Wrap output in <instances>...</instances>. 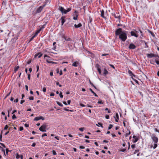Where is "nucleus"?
Returning <instances> with one entry per match:
<instances>
[{"mask_svg":"<svg viewBox=\"0 0 159 159\" xmlns=\"http://www.w3.org/2000/svg\"><path fill=\"white\" fill-rule=\"evenodd\" d=\"M126 31L122 30L121 28L116 29L115 31V35L119 36V38L122 41L125 42L127 39Z\"/></svg>","mask_w":159,"mask_h":159,"instance_id":"f257e3e1","label":"nucleus"},{"mask_svg":"<svg viewBox=\"0 0 159 159\" xmlns=\"http://www.w3.org/2000/svg\"><path fill=\"white\" fill-rule=\"evenodd\" d=\"M59 10L60 11L62 14H66L67 12L70 11L71 10L70 7L67 8L66 10H65L62 7L60 6L59 7Z\"/></svg>","mask_w":159,"mask_h":159,"instance_id":"f03ea898","label":"nucleus"},{"mask_svg":"<svg viewBox=\"0 0 159 159\" xmlns=\"http://www.w3.org/2000/svg\"><path fill=\"white\" fill-rule=\"evenodd\" d=\"M44 58L46 60L47 62L48 63H52L53 64H56L57 63L56 62H53L51 61V57L47 56V55H45L44 57Z\"/></svg>","mask_w":159,"mask_h":159,"instance_id":"7ed1b4c3","label":"nucleus"},{"mask_svg":"<svg viewBox=\"0 0 159 159\" xmlns=\"http://www.w3.org/2000/svg\"><path fill=\"white\" fill-rule=\"evenodd\" d=\"M138 33L139 31H137V29H134L130 32L131 36H134L136 38L138 37L139 36Z\"/></svg>","mask_w":159,"mask_h":159,"instance_id":"20e7f679","label":"nucleus"},{"mask_svg":"<svg viewBox=\"0 0 159 159\" xmlns=\"http://www.w3.org/2000/svg\"><path fill=\"white\" fill-rule=\"evenodd\" d=\"M48 126V125L46 123L42 125L39 128V129L42 132H46V129Z\"/></svg>","mask_w":159,"mask_h":159,"instance_id":"39448f33","label":"nucleus"},{"mask_svg":"<svg viewBox=\"0 0 159 159\" xmlns=\"http://www.w3.org/2000/svg\"><path fill=\"white\" fill-rule=\"evenodd\" d=\"M62 37L65 40L64 41L63 40V44H68L66 42L67 41H72V39L71 38H68L67 37V36L65 35H62Z\"/></svg>","mask_w":159,"mask_h":159,"instance_id":"423d86ee","label":"nucleus"},{"mask_svg":"<svg viewBox=\"0 0 159 159\" xmlns=\"http://www.w3.org/2000/svg\"><path fill=\"white\" fill-rule=\"evenodd\" d=\"M151 138L154 142V143H157L158 142V138L154 134H152L151 135Z\"/></svg>","mask_w":159,"mask_h":159,"instance_id":"0eeeda50","label":"nucleus"},{"mask_svg":"<svg viewBox=\"0 0 159 159\" xmlns=\"http://www.w3.org/2000/svg\"><path fill=\"white\" fill-rule=\"evenodd\" d=\"M111 14L112 15L114 16L115 18L118 19L119 20L120 19V15L119 13H118L116 12L115 13V12H114L112 13Z\"/></svg>","mask_w":159,"mask_h":159,"instance_id":"6e6552de","label":"nucleus"},{"mask_svg":"<svg viewBox=\"0 0 159 159\" xmlns=\"http://www.w3.org/2000/svg\"><path fill=\"white\" fill-rule=\"evenodd\" d=\"M147 57L149 58H152L153 57H159V56L158 55H156L154 54L151 53L150 54H147L146 55Z\"/></svg>","mask_w":159,"mask_h":159,"instance_id":"1a4fd4ad","label":"nucleus"},{"mask_svg":"<svg viewBox=\"0 0 159 159\" xmlns=\"http://www.w3.org/2000/svg\"><path fill=\"white\" fill-rule=\"evenodd\" d=\"M45 6V5H43V6H40L37 9L36 12L37 13H39L42 10H43V8Z\"/></svg>","mask_w":159,"mask_h":159,"instance_id":"9d476101","label":"nucleus"},{"mask_svg":"<svg viewBox=\"0 0 159 159\" xmlns=\"http://www.w3.org/2000/svg\"><path fill=\"white\" fill-rule=\"evenodd\" d=\"M44 118L42 116H38L35 117L34 119V120L35 121H38L40 120H44Z\"/></svg>","mask_w":159,"mask_h":159,"instance_id":"9b49d317","label":"nucleus"},{"mask_svg":"<svg viewBox=\"0 0 159 159\" xmlns=\"http://www.w3.org/2000/svg\"><path fill=\"white\" fill-rule=\"evenodd\" d=\"M136 48V46L133 43H130L129 46V49H134Z\"/></svg>","mask_w":159,"mask_h":159,"instance_id":"f8f14e48","label":"nucleus"},{"mask_svg":"<svg viewBox=\"0 0 159 159\" xmlns=\"http://www.w3.org/2000/svg\"><path fill=\"white\" fill-rule=\"evenodd\" d=\"M17 159H23V156L22 155H19L17 153L16 156Z\"/></svg>","mask_w":159,"mask_h":159,"instance_id":"ddd939ff","label":"nucleus"},{"mask_svg":"<svg viewBox=\"0 0 159 159\" xmlns=\"http://www.w3.org/2000/svg\"><path fill=\"white\" fill-rule=\"evenodd\" d=\"M133 142L134 143L136 142L139 140L137 137L135 135H134L133 137Z\"/></svg>","mask_w":159,"mask_h":159,"instance_id":"4468645a","label":"nucleus"},{"mask_svg":"<svg viewBox=\"0 0 159 159\" xmlns=\"http://www.w3.org/2000/svg\"><path fill=\"white\" fill-rule=\"evenodd\" d=\"M42 55H43L42 53L40 52H38L35 55L34 57L35 58L38 56V58H40L42 56Z\"/></svg>","mask_w":159,"mask_h":159,"instance_id":"2eb2a0df","label":"nucleus"},{"mask_svg":"<svg viewBox=\"0 0 159 159\" xmlns=\"http://www.w3.org/2000/svg\"><path fill=\"white\" fill-rule=\"evenodd\" d=\"M65 17L64 16H62L61 19L60 20H61V25H62L64 22H65Z\"/></svg>","mask_w":159,"mask_h":159,"instance_id":"dca6fc26","label":"nucleus"},{"mask_svg":"<svg viewBox=\"0 0 159 159\" xmlns=\"http://www.w3.org/2000/svg\"><path fill=\"white\" fill-rule=\"evenodd\" d=\"M77 11H75L74 12L75 15V16H74L73 18V19L74 20H77V18H78V15L77 14Z\"/></svg>","mask_w":159,"mask_h":159,"instance_id":"f3484780","label":"nucleus"},{"mask_svg":"<svg viewBox=\"0 0 159 159\" xmlns=\"http://www.w3.org/2000/svg\"><path fill=\"white\" fill-rule=\"evenodd\" d=\"M101 16L102 17L104 18H105V17L104 16V11L103 10H102L101 11Z\"/></svg>","mask_w":159,"mask_h":159,"instance_id":"a211bd4d","label":"nucleus"},{"mask_svg":"<svg viewBox=\"0 0 159 159\" xmlns=\"http://www.w3.org/2000/svg\"><path fill=\"white\" fill-rule=\"evenodd\" d=\"M79 65V62H74L72 64V66L75 67H77Z\"/></svg>","mask_w":159,"mask_h":159,"instance_id":"6ab92c4d","label":"nucleus"},{"mask_svg":"<svg viewBox=\"0 0 159 159\" xmlns=\"http://www.w3.org/2000/svg\"><path fill=\"white\" fill-rule=\"evenodd\" d=\"M115 118L116 117V119H115V121L116 122H118V121L119 120V115L117 113H116V117H114Z\"/></svg>","mask_w":159,"mask_h":159,"instance_id":"aec40b11","label":"nucleus"},{"mask_svg":"<svg viewBox=\"0 0 159 159\" xmlns=\"http://www.w3.org/2000/svg\"><path fill=\"white\" fill-rule=\"evenodd\" d=\"M82 25L81 23H79L78 25L75 24L74 25V26L76 28H78L82 26Z\"/></svg>","mask_w":159,"mask_h":159,"instance_id":"412c9836","label":"nucleus"},{"mask_svg":"<svg viewBox=\"0 0 159 159\" xmlns=\"http://www.w3.org/2000/svg\"><path fill=\"white\" fill-rule=\"evenodd\" d=\"M0 149L1 150L2 152H3L4 155L6 156V153H5V150L4 149H3L1 146H0Z\"/></svg>","mask_w":159,"mask_h":159,"instance_id":"4be33fe9","label":"nucleus"},{"mask_svg":"<svg viewBox=\"0 0 159 159\" xmlns=\"http://www.w3.org/2000/svg\"><path fill=\"white\" fill-rule=\"evenodd\" d=\"M137 30L139 31V32H140L141 34L140 37L141 38V37H143V34L142 31L139 28H138V29H137Z\"/></svg>","mask_w":159,"mask_h":159,"instance_id":"5701e85b","label":"nucleus"},{"mask_svg":"<svg viewBox=\"0 0 159 159\" xmlns=\"http://www.w3.org/2000/svg\"><path fill=\"white\" fill-rule=\"evenodd\" d=\"M108 73V71L106 69H105L104 70L103 74L105 75H106Z\"/></svg>","mask_w":159,"mask_h":159,"instance_id":"b1692460","label":"nucleus"},{"mask_svg":"<svg viewBox=\"0 0 159 159\" xmlns=\"http://www.w3.org/2000/svg\"><path fill=\"white\" fill-rule=\"evenodd\" d=\"M128 73L129 74L130 76H132L133 75V73L130 70H128Z\"/></svg>","mask_w":159,"mask_h":159,"instance_id":"393cba45","label":"nucleus"},{"mask_svg":"<svg viewBox=\"0 0 159 159\" xmlns=\"http://www.w3.org/2000/svg\"><path fill=\"white\" fill-rule=\"evenodd\" d=\"M148 32L149 33H150L152 36H153V37L155 36V35H154V33L152 31H151L149 30H148Z\"/></svg>","mask_w":159,"mask_h":159,"instance_id":"a878e982","label":"nucleus"},{"mask_svg":"<svg viewBox=\"0 0 159 159\" xmlns=\"http://www.w3.org/2000/svg\"><path fill=\"white\" fill-rule=\"evenodd\" d=\"M97 103L98 104H103L104 103L100 99H99L98 102H97Z\"/></svg>","mask_w":159,"mask_h":159,"instance_id":"bb28decb","label":"nucleus"},{"mask_svg":"<svg viewBox=\"0 0 159 159\" xmlns=\"http://www.w3.org/2000/svg\"><path fill=\"white\" fill-rule=\"evenodd\" d=\"M57 103L59 106L61 107H62L63 106V104L62 103H60L58 102H57Z\"/></svg>","mask_w":159,"mask_h":159,"instance_id":"cd10ccee","label":"nucleus"},{"mask_svg":"<svg viewBox=\"0 0 159 159\" xmlns=\"http://www.w3.org/2000/svg\"><path fill=\"white\" fill-rule=\"evenodd\" d=\"M5 150L6 151V156H7L8 155V152L9 151V152H11V151H9L7 148H6Z\"/></svg>","mask_w":159,"mask_h":159,"instance_id":"c85d7f7f","label":"nucleus"},{"mask_svg":"<svg viewBox=\"0 0 159 159\" xmlns=\"http://www.w3.org/2000/svg\"><path fill=\"white\" fill-rule=\"evenodd\" d=\"M157 143H154V146L153 147L154 149H155L157 147Z\"/></svg>","mask_w":159,"mask_h":159,"instance_id":"c756f323","label":"nucleus"},{"mask_svg":"<svg viewBox=\"0 0 159 159\" xmlns=\"http://www.w3.org/2000/svg\"><path fill=\"white\" fill-rule=\"evenodd\" d=\"M56 44V42H54L53 43V49H55L56 48V45L55 44Z\"/></svg>","mask_w":159,"mask_h":159,"instance_id":"7c9ffc66","label":"nucleus"},{"mask_svg":"<svg viewBox=\"0 0 159 159\" xmlns=\"http://www.w3.org/2000/svg\"><path fill=\"white\" fill-rule=\"evenodd\" d=\"M97 70H98V72L100 74H101V70L100 69V68H99L98 67Z\"/></svg>","mask_w":159,"mask_h":159,"instance_id":"2f4dec72","label":"nucleus"},{"mask_svg":"<svg viewBox=\"0 0 159 159\" xmlns=\"http://www.w3.org/2000/svg\"><path fill=\"white\" fill-rule=\"evenodd\" d=\"M84 127L80 128H79V129L80 131L82 132V131H84Z\"/></svg>","mask_w":159,"mask_h":159,"instance_id":"473e14b6","label":"nucleus"},{"mask_svg":"<svg viewBox=\"0 0 159 159\" xmlns=\"http://www.w3.org/2000/svg\"><path fill=\"white\" fill-rule=\"evenodd\" d=\"M155 61L157 65H159V60H157L156 59H155Z\"/></svg>","mask_w":159,"mask_h":159,"instance_id":"72a5a7b5","label":"nucleus"},{"mask_svg":"<svg viewBox=\"0 0 159 159\" xmlns=\"http://www.w3.org/2000/svg\"><path fill=\"white\" fill-rule=\"evenodd\" d=\"M98 124L99 125L96 124L97 126H100L101 127H102V128H103V126H102V124L101 123H98Z\"/></svg>","mask_w":159,"mask_h":159,"instance_id":"f704fd0d","label":"nucleus"},{"mask_svg":"<svg viewBox=\"0 0 159 159\" xmlns=\"http://www.w3.org/2000/svg\"><path fill=\"white\" fill-rule=\"evenodd\" d=\"M59 96H60V97L61 98H63V95H62V93L61 92L60 93V94H59Z\"/></svg>","mask_w":159,"mask_h":159,"instance_id":"c9c22d12","label":"nucleus"},{"mask_svg":"<svg viewBox=\"0 0 159 159\" xmlns=\"http://www.w3.org/2000/svg\"><path fill=\"white\" fill-rule=\"evenodd\" d=\"M0 144L1 146H2L3 148H6V146L4 144L2 143H0Z\"/></svg>","mask_w":159,"mask_h":159,"instance_id":"e433bc0d","label":"nucleus"},{"mask_svg":"<svg viewBox=\"0 0 159 159\" xmlns=\"http://www.w3.org/2000/svg\"><path fill=\"white\" fill-rule=\"evenodd\" d=\"M130 134V131H129V132L128 133H127L125 134V136L126 137L128 136Z\"/></svg>","mask_w":159,"mask_h":159,"instance_id":"4c0bfd02","label":"nucleus"},{"mask_svg":"<svg viewBox=\"0 0 159 159\" xmlns=\"http://www.w3.org/2000/svg\"><path fill=\"white\" fill-rule=\"evenodd\" d=\"M19 68V66H17L15 68V69L14 71L15 72H16L18 70V69Z\"/></svg>","mask_w":159,"mask_h":159,"instance_id":"58836bf2","label":"nucleus"},{"mask_svg":"<svg viewBox=\"0 0 159 159\" xmlns=\"http://www.w3.org/2000/svg\"><path fill=\"white\" fill-rule=\"evenodd\" d=\"M88 1V3L89 4H90L92 2V0H87Z\"/></svg>","mask_w":159,"mask_h":159,"instance_id":"ea45409f","label":"nucleus"},{"mask_svg":"<svg viewBox=\"0 0 159 159\" xmlns=\"http://www.w3.org/2000/svg\"><path fill=\"white\" fill-rule=\"evenodd\" d=\"M16 115H15V114H13L12 116V118L13 119H16Z\"/></svg>","mask_w":159,"mask_h":159,"instance_id":"a19ab883","label":"nucleus"},{"mask_svg":"<svg viewBox=\"0 0 159 159\" xmlns=\"http://www.w3.org/2000/svg\"><path fill=\"white\" fill-rule=\"evenodd\" d=\"M126 150V148H122L121 149L120 151L122 152H124Z\"/></svg>","mask_w":159,"mask_h":159,"instance_id":"79ce46f5","label":"nucleus"},{"mask_svg":"<svg viewBox=\"0 0 159 159\" xmlns=\"http://www.w3.org/2000/svg\"><path fill=\"white\" fill-rule=\"evenodd\" d=\"M52 152V154L53 155H56L57 154L56 151L55 150H53Z\"/></svg>","mask_w":159,"mask_h":159,"instance_id":"37998d69","label":"nucleus"},{"mask_svg":"<svg viewBox=\"0 0 159 159\" xmlns=\"http://www.w3.org/2000/svg\"><path fill=\"white\" fill-rule=\"evenodd\" d=\"M112 126H113V125H111V124L109 125V126L108 128V129H111V128L112 127Z\"/></svg>","mask_w":159,"mask_h":159,"instance_id":"c03bdc74","label":"nucleus"},{"mask_svg":"<svg viewBox=\"0 0 159 159\" xmlns=\"http://www.w3.org/2000/svg\"><path fill=\"white\" fill-rule=\"evenodd\" d=\"M139 151V149H137V150H135V151L134 152V154H136L137 152H138Z\"/></svg>","mask_w":159,"mask_h":159,"instance_id":"a18cd8bd","label":"nucleus"},{"mask_svg":"<svg viewBox=\"0 0 159 159\" xmlns=\"http://www.w3.org/2000/svg\"><path fill=\"white\" fill-rule=\"evenodd\" d=\"M23 129V127L22 126L20 127L19 128V130L21 131Z\"/></svg>","mask_w":159,"mask_h":159,"instance_id":"49530a36","label":"nucleus"},{"mask_svg":"<svg viewBox=\"0 0 159 159\" xmlns=\"http://www.w3.org/2000/svg\"><path fill=\"white\" fill-rule=\"evenodd\" d=\"M41 29H39L36 31V33H37L38 34L41 31Z\"/></svg>","mask_w":159,"mask_h":159,"instance_id":"de8ad7c7","label":"nucleus"},{"mask_svg":"<svg viewBox=\"0 0 159 159\" xmlns=\"http://www.w3.org/2000/svg\"><path fill=\"white\" fill-rule=\"evenodd\" d=\"M43 92H46V89L45 87H44L43 88Z\"/></svg>","mask_w":159,"mask_h":159,"instance_id":"09e8293b","label":"nucleus"},{"mask_svg":"<svg viewBox=\"0 0 159 159\" xmlns=\"http://www.w3.org/2000/svg\"><path fill=\"white\" fill-rule=\"evenodd\" d=\"M64 110L65 111H71V110H68V109H66V107H65L64 108Z\"/></svg>","mask_w":159,"mask_h":159,"instance_id":"8fccbe9b","label":"nucleus"},{"mask_svg":"<svg viewBox=\"0 0 159 159\" xmlns=\"http://www.w3.org/2000/svg\"><path fill=\"white\" fill-rule=\"evenodd\" d=\"M45 24L43 25L41 27H40V29H41V30L42 29L45 28Z\"/></svg>","mask_w":159,"mask_h":159,"instance_id":"3c124183","label":"nucleus"},{"mask_svg":"<svg viewBox=\"0 0 159 159\" xmlns=\"http://www.w3.org/2000/svg\"><path fill=\"white\" fill-rule=\"evenodd\" d=\"M109 54H103L102 55V56H106L107 55H109Z\"/></svg>","mask_w":159,"mask_h":159,"instance_id":"603ef678","label":"nucleus"},{"mask_svg":"<svg viewBox=\"0 0 159 159\" xmlns=\"http://www.w3.org/2000/svg\"><path fill=\"white\" fill-rule=\"evenodd\" d=\"M28 78L29 80H30V74H29L28 75Z\"/></svg>","mask_w":159,"mask_h":159,"instance_id":"864d4df0","label":"nucleus"},{"mask_svg":"<svg viewBox=\"0 0 159 159\" xmlns=\"http://www.w3.org/2000/svg\"><path fill=\"white\" fill-rule=\"evenodd\" d=\"M36 68H37V72H38L39 70V65H37L36 66Z\"/></svg>","mask_w":159,"mask_h":159,"instance_id":"5fc2aeb1","label":"nucleus"},{"mask_svg":"<svg viewBox=\"0 0 159 159\" xmlns=\"http://www.w3.org/2000/svg\"><path fill=\"white\" fill-rule=\"evenodd\" d=\"M154 130L155 131H156V132H158V133H159V130H158V129H157V128H154Z\"/></svg>","mask_w":159,"mask_h":159,"instance_id":"6e6d98bb","label":"nucleus"},{"mask_svg":"<svg viewBox=\"0 0 159 159\" xmlns=\"http://www.w3.org/2000/svg\"><path fill=\"white\" fill-rule=\"evenodd\" d=\"M105 118L107 119H109V116L108 115H106L105 116Z\"/></svg>","mask_w":159,"mask_h":159,"instance_id":"4d7b16f0","label":"nucleus"},{"mask_svg":"<svg viewBox=\"0 0 159 159\" xmlns=\"http://www.w3.org/2000/svg\"><path fill=\"white\" fill-rule=\"evenodd\" d=\"M36 145V143H32V145H31V146L33 147H34Z\"/></svg>","mask_w":159,"mask_h":159,"instance_id":"13d9d810","label":"nucleus"},{"mask_svg":"<svg viewBox=\"0 0 159 159\" xmlns=\"http://www.w3.org/2000/svg\"><path fill=\"white\" fill-rule=\"evenodd\" d=\"M8 128V126L7 125H6L5 127L4 128V130H6Z\"/></svg>","mask_w":159,"mask_h":159,"instance_id":"bf43d9fd","label":"nucleus"},{"mask_svg":"<svg viewBox=\"0 0 159 159\" xmlns=\"http://www.w3.org/2000/svg\"><path fill=\"white\" fill-rule=\"evenodd\" d=\"M131 147L134 149V148H135V145L134 144H132L131 145Z\"/></svg>","mask_w":159,"mask_h":159,"instance_id":"052dcab7","label":"nucleus"},{"mask_svg":"<svg viewBox=\"0 0 159 159\" xmlns=\"http://www.w3.org/2000/svg\"><path fill=\"white\" fill-rule=\"evenodd\" d=\"M34 97L33 96H31L29 98V99L30 100H34Z\"/></svg>","mask_w":159,"mask_h":159,"instance_id":"680f3d73","label":"nucleus"},{"mask_svg":"<svg viewBox=\"0 0 159 159\" xmlns=\"http://www.w3.org/2000/svg\"><path fill=\"white\" fill-rule=\"evenodd\" d=\"M85 148L84 147L82 146H80V149H84Z\"/></svg>","mask_w":159,"mask_h":159,"instance_id":"e2e57ef3","label":"nucleus"},{"mask_svg":"<svg viewBox=\"0 0 159 159\" xmlns=\"http://www.w3.org/2000/svg\"><path fill=\"white\" fill-rule=\"evenodd\" d=\"M25 89H26V90L27 91H28V86L27 85H25Z\"/></svg>","mask_w":159,"mask_h":159,"instance_id":"0e129e2a","label":"nucleus"},{"mask_svg":"<svg viewBox=\"0 0 159 159\" xmlns=\"http://www.w3.org/2000/svg\"><path fill=\"white\" fill-rule=\"evenodd\" d=\"M55 138L57 140H59V138L58 136H56L55 137Z\"/></svg>","mask_w":159,"mask_h":159,"instance_id":"69168bd1","label":"nucleus"},{"mask_svg":"<svg viewBox=\"0 0 159 159\" xmlns=\"http://www.w3.org/2000/svg\"><path fill=\"white\" fill-rule=\"evenodd\" d=\"M110 66L114 69H115V67L114 65L111 64H110Z\"/></svg>","mask_w":159,"mask_h":159,"instance_id":"338daca9","label":"nucleus"},{"mask_svg":"<svg viewBox=\"0 0 159 159\" xmlns=\"http://www.w3.org/2000/svg\"><path fill=\"white\" fill-rule=\"evenodd\" d=\"M60 75H61L62 74V70H61L59 73Z\"/></svg>","mask_w":159,"mask_h":159,"instance_id":"774afa93","label":"nucleus"}]
</instances>
